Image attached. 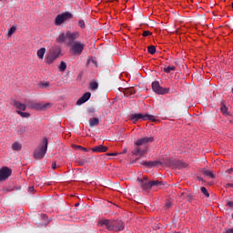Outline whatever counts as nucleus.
<instances>
[{
  "mask_svg": "<svg viewBox=\"0 0 233 233\" xmlns=\"http://www.w3.org/2000/svg\"><path fill=\"white\" fill-rule=\"evenodd\" d=\"M155 138L153 137H141L135 142V149L132 150V155L143 157L147 153V145L153 143Z\"/></svg>",
  "mask_w": 233,
  "mask_h": 233,
  "instance_id": "f257e3e1",
  "label": "nucleus"
},
{
  "mask_svg": "<svg viewBox=\"0 0 233 233\" xmlns=\"http://www.w3.org/2000/svg\"><path fill=\"white\" fill-rule=\"evenodd\" d=\"M137 181H138L140 187L146 191L151 189L154 187H162V186L165 185V182H163V181H158V180L148 181L147 177L138 178V179H137Z\"/></svg>",
  "mask_w": 233,
  "mask_h": 233,
  "instance_id": "f03ea898",
  "label": "nucleus"
},
{
  "mask_svg": "<svg viewBox=\"0 0 233 233\" xmlns=\"http://www.w3.org/2000/svg\"><path fill=\"white\" fill-rule=\"evenodd\" d=\"M48 148V139L46 137L41 142L37 149L35 150L34 157L35 160H41L45 157L46 149Z\"/></svg>",
  "mask_w": 233,
  "mask_h": 233,
  "instance_id": "7ed1b4c3",
  "label": "nucleus"
},
{
  "mask_svg": "<svg viewBox=\"0 0 233 233\" xmlns=\"http://www.w3.org/2000/svg\"><path fill=\"white\" fill-rule=\"evenodd\" d=\"M61 54V47L59 46H55L50 48L49 54L46 56V64H53L56 59L59 57Z\"/></svg>",
  "mask_w": 233,
  "mask_h": 233,
  "instance_id": "20e7f679",
  "label": "nucleus"
},
{
  "mask_svg": "<svg viewBox=\"0 0 233 233\" xmlns=\"http://www.w3.org/2000/svg\"><path fill=\"white\" fill-rule=\"evenodd\" d=\"M130 119L132 120V122L136 123L138 120H142V121H147V120H150L152 122H155V116L149 114H141V113H136V114H132L130 116Z\"/></svg>",
  "mask_w": 233,
  "mask_h": 233,
  "instance_id": "39448f33",
  "label": "nucleus"
},
{
  "mask_svg": "<svg viewBox=\"0 0 233 233\" xmlns=\"http://www.w3.org/2000/svg\"><path fill=\"white\" fill-rule=\"evenodd\" d=\"M71 18H73L72 13L65 12L64 14L56 15V17L55 19V25L56 26H60L61 25H63V23H65L66 21H67Z\"/></svg>",
  "mask_w": 233,
  "mask_h": 233,
  "instance_id": "423d86ee",
  "label": "nucleus"
},
{
  "mask_svg": "<svg viewBox=\"0 0 233 233\" xmlns=\"http://www.w3.org/2000/svg\"><path fill=\"white\" fill-rule=\"evenodd\" d=\"M151 87H152V91H154L157 95L164 96L169 93V88H164L160 86L158 81L152 82Z\"/></svg>",
  "mask_w": 233,
  "mask_h": 233,
  "instance_id": "0eeeda50",
  "label": "nucleus"
},
{
  "mask_svg": "<svg viewBox=\"0 0 233 233\" xmlns=\"http://www.w3.org/2000/svg\"><path fill=\"white\" fill-rule=\"evenodd\" d=\"M85 48V44H81L78 41H76L75 43L71 44V50L73 55L80 56L83 54Z\"/></svg>",
  "mask_w": 233,
  "mask_h": 233,
  "instance_id": "6e6552de",
  "label": "nucleus"
},
{
  "mask_svg": "<svg viewBox=\"0 0 233 233\" xmlns=\"http://www.w3.org/2000/svg\"><path fill=\"white\" fill-rule=\"evenodd\" d=\"M113 219H106V218H99V220H97V224H99L100 227L102 228H106L107 230H114V227H113Z\"/></svg>",
  "mask_w": 233,
  "mask_h": 233,
  "instance_id": "1a4fd4ad",
  "label": "nucleus"
},
{
  "mask_svg": "<svg viewBox=\"0 0 233 233\" xmlns=\"http://www.w3.org/2000/svg\"><path fill=\"white\" fill-rule=\"evenodd\" d=\"M79 32L76 31V32H70L67 31L66 32V39H67V46H72L73 43H75L76 39L79 38Z\"/></svg>",
  "mask_w": 233,
  "mask_h": 233,
  "instance_id": "9d476101",
  "label": "nucleus"
},
{
  "mask_svg": "<svg viewBox=\"0 0 233 233\" xmlns=\"http://www.w3.org/2000/svg\"><path fill=\"white\" fill-rule=\"evenodd\" d=\"M12 173L13 171L8 167H3L0 169V182L8 179Z\"/></svg>",
  "mask_w": 233,
  "mask_h": 233,
  "instance_id": "9b49d317",
  "label": "nucleus"
},
{
  "mask_svg": "<svg viewBox=\"0 0 233 233\" xmlns=\"http://www.w3.org/2000/svg\"><path fill=\"white\" fill-rule=\"evenodd\" d=\"M112 227L114 228V229H112L111 231L114 232L125 230V223L120 219H116V221L114 220Z\"/></svg>",
  "mask_w": 233,
  "mask_h": 233,
  "instance_id": "f8f14e48",
  "label": "nucleus"
},
{
  "mask_svg": "<svg viewBox=\"0 0 233 233\" xmlns=\"http://www.w3.org/2000/svg\"><path fill=\"white\" fill-rule=\"evenodd\" d=\"M90 96H92L91 93H89V92L85 93L84 96H82L79 99L76 100V105L81 106V105L85 104L86 102H87L90 99Z\"/></svg>",
  "mask_w": 233,
  "mask_h": 233,
  "instance_id": "ddd939ff",
  "label": "nucleus"
},
{
  "mask_svg": "<svg viewBox=\"0 0 233 233\" xmlns=\"http://www.w3.org/2000/svg\"><path fill=\"white\" fill-rule=\"evenodd\" d=\"M108 150V147H106V146H96L95 147L91 148V151L92 152H95V153H103V152H107Z\"/></svg>",
  "mask_w": 233,
  "mask_h": 233,
  "instance_id": "4468645a",
  "label": "nucleus"
},
{
  "mask_svg": "<svg viewBox=\"0 0 233 233\" xmlns=\"http://www.w3.org/2000/svg\"><path fill=\"white\" fill-rule=\"evenodd\" d=\"M141 165H144L147 167L152 168L157 165H161L159 161H142Z\"/></svg>",
  "mask_w": 233,
  "mask_h": 233,
  "instance_id": "2eb2a0df",
  "label": "nucleus"
},
{
  "mask_svg": "<svg viewBox=\"0 0 233 233\" xmlns=\"http://www.w3.org/2000/svg\"><path fill=\"white\" fill-rule=\"evenodd\" d=\"M13 106L20 111H25L26 109V105L20 103L17 100H15V102H13Z\"/></svg>",
  "mask_w": 233,
  "mask_h": 233,
  "instance_id": "dca6fc26",
  "label": "nucleus"
},
{
  "mask_svg": "<svg viewBox=\"0 0 233 233\" xmlns=\"http://www.w3.org/2000/svg\"><path fill=\"white\" fill-rule=\"evenodd\" d=\"M99 118H97V117H91L90 119H89V127H97L98 125H99Z\"/></svg>",
  "mask_w": 233,
  "mask_h": 233,
  "instance_id": "f3484780",
  "label": "nucleus"
},
{
  "mask_svg": "<svg viewBox=\"0 0 233 233\" xmlns=\"http://www.w3.org/2000/svg\"><path fill=\"white\" fill-rule=\"evenodd\" d=\"M21 148H23V145L20 144L19 142H15L12 144V150L13 151H21Z\"/></svg>",
  "mask_w": 233,
  "mask_h": 233,
  "instance_id": "a211bd4d",
  "label": "nucleus"
},
{
  "mask_svg": "<svg viewBox=\"0 0 233 233\" xmlns=\"http://www.w3.org/2000/svg\"><path fill=\"white\" fill-rule=\"evenodd\" d=\"M124 94L127 96H132L136 94V90L133 87L126 88Z\"/></svg>",
  "mask_w": 233,
  "mask_h": 233,
  "instance_id": "6ab92c4d",
  "label": "nucleus"
},
{
  "mask_svg": "<svg viewBox=\"0 0 233 233\" xmlns=\"http://www.w3.org/2000/svg\"><path fill=\"white\" fill-rule=\"evenodd\" d=\"M202 173H203L204 176H206L207 177H210L211 179H214V178H215V175L213 174L212 170L204 169V171H202Z\"/></svg>",
  "mask_w": 233,
  "mask_h": 233,
  "instance_id": "aec40b11",
  "label": "nucleus"
},
{
  "mask_svg": "<svg viewBox=\"0 0 233 233\" xmlns=\"http://www.w3.org/2000/svg\"><path fill=\"white\" fill-rule=\"evenodd\" d=\"M67 39L66 34L62 33L59 36L56 38V43H64Z\"/></svg>",
  "mask_w": 233,
  "mask_h": 233,
  "instance_id": "412c9836",
  "label": "nucleus"
},
{
  "mask_svg": "<svg viewBox=\"0 0 233 233\" xmlns=\"http://www.w3.org/2000/svg\"><path fill=\"white\" fill-rule=\"evenodd\" d=\"M46 54V48L45 47H41L39 50H37V57H39L40 59H44Z\"/></svg>",
  "mask_w": 233,
  "mask_h": 233,
  "instance_id": "4be33fe9",
  "label": "nucleus"
},
{
  "mask_svg": "<svg viewBox=\"0 0 233 233\" xmlns=\"http://www.w3.org/2000/svg\"><path fill=\"white\" fill-rule=\"evenodd\" d=\"M30 108L36 109V110H43V104H40V103L31 104Z\"/></svg>",
  "mask_w": 233,
  "mask_h": 233,
  "instance_id": "5701e85b",
  "label": "nucleus"
},
{
  "mask_svg": "<svg viewBox=\"0 0 233 233\" xmlns=\"http://www.w3.org/2000/svg\"><path fill=\"white\" fill-rule=\"evenodd\" d=\"M175 165H176V167H177V168H186L187 167V164H185V163H182V162H180V161H176L175 162Z\"/></svg>",
  "mask_w": 233,
  "mask_h": 233,
  "instance_id": "b1692460",
  "label": "nucleus"
},
{
  "mask_svg": "<svg viewBox=\"0 0 233 233\" xmlns=\"http://www.w3.org/2000/svg\"><path fill=\"white\" fill-rule=\"evenodd\" d=\"M90 89L91 91H96L98 89V83L97 82H91L90 83Z\"/></svg>",
  "mask_w": 233,
  "mask_h": 233,
  "instance_id": "393cba45",
  "label": "nucleus"
},
{
  "mask_svg": "<svg viewBox=\"0 0 233 233\" xmlns=\"http://www.w3.org/2000/svg\"><path fill=\"white\" fill-rule=\"evenodd\" d=\"M72 148H75L76 150H80V151H85V152H88V149L82 147V146H76V145H73L72 146Z\"/></svg>",
  "mask_w": 233,
  "mask_h": 233,
  "instance_id": "a878e982",
  "label": "nucleus"
},
{
  "mask_svg": "<svg viewBox=\"0 0 233 233\" xmlns=\"http://www.w3.org/2000/svg\"><path fill=\"white\" fill-rule=\"evenodd\" d=\"M17 115L21 116V117L28 118L30 116V113H24L20 110L16 111Z\"/></svg>",
  "mask_w": 233,
  "mask_h": 233,
  "instance_id": "bb28decb",
  "label": "nucleus"
},
{
  "mask_svg": "<svg viewBox=\"0 0 233 233\" xmlns=\"http://www.w3.org/2000/svg\"><path fill=\"white\" fill-rule=\"evenodd\" d=\"M176 67L174 66H167V68L164 69V72L166 74H169L171 71H175Z\"/></svg>",
  "mask_w": 233,
  "mask_h": 233,
  "instance_id": "cd10ccee",
  "label": "nucleus"
},
{
  "mask_svg": "<svg viewBox=\"0 0 233 233\" xmlns=\"http://www.w3.org/2000/svg\"><path fill=\"white\" fill-rule=\"evenodd\" d=\"M200 190H201V193L204 194V196H205L206 198H209V193H208L207 187H200Z\"/></svg>",
  "mask_w": 233,
  "mask_h": 233,
  "instance_id": "c85d7f7f",
  "label": "nucleus"
},
{
  "mask_svg": "<svg viewBox=\"0 0 233 233\" xmlns=\"http://www.w3.org/2000/svg\"><path fill=\"white\" fill-rule=\"evenodd\" d=\"M147 53H149L151 55H155V53H156V46H150L149 47H147Z\"/></svg>",
  "mask_w": 233,
  "mask_h": 233,
  "instance_id": "c756f323",
  "label": "nucleus"
},
{
  "mask_svg": "<svg viewBox=\"0 0 233 233\" xmlns=\"http://www.w3.org/2000/svg\"><path fill=\"white\" fill-rule=\"evenodd\" d=\"M66 69H67V65L64 61H62L59 66V70L66 71Z\"/></svg>",
  "mask_w": 233,
  "mask_h": 233,
  "instance_id": "7c9ffc66",
  "label": "nucleus"
},
{
  "mask_svg": "<svg viewBox=\"0 0 233 233\" xmlns=\"http://www.w3.org/2000/svg\"><path fill=\"white\" fill-rule=\"evenodd\" d=\"M17 128H19L20 134H25L26 132V127L25 126H19Z\"/></svg>",
  "mask_w": 233,
  "mask_h": 233,
  "instance_id": "2f4dec72",
  "label": "nucleus"
},
{
  "mask_svg": "<svg viewBox=\"0 0 233 233\" xmlns=\"http://www.w3.org/2000/svg\"><path fill=\"white\" fill-rule=\"evenodd\" d=\"M15 30H17V28L15 26L10 27V29L8 31L9 36L13 35L15 34Z\"/></svg>",
  "mask_w": 233,
  "mask_h": 233,
  "instance_id": "473e14b6",
  "label": "nucleus"
},
{
  "mask_svg": "<svg viewBox=\"0 0 233 233\" xmlns=\"http://www.w3.org/2000/svg\"><path fill=\"white\" fill-rule=\"evenodd\" d=\"M220 110H221L222 114L228 115V107H227V106L222 105Z\"/></svg>",
  "mask_w": 233,
  "mask_h": 233,
  "instance_id": "72a5a7b5",
  "label": "nucleus"
},
{
  "mask_svg": "<svg viewBox=\"0 0 233 233\" xmlns=\"http://www.w3.org/2000/svg\"><path fill=\"white\" fill-rule=\"evenodd\" d=\"M172 207V202L167 200L166 203H165V209H169L170 208Z\"/></svg>",
  "mask_w": 233,
  "mask_h": 233,
  "instance_id": "f704fd0d",
  "label": "nucleus"
},
{
  "mask_svg": "<svg viewBox=\"0 0 233 233\" xmlns=\"http://www.w3.org/2000/svg\"><path fill=\"white\" fill-rule=\"evenodd\" d=\"M77 25L82 28L85 29L86 27V24L84 20H79V22L77 23Z\"/></svg>",
  "mask_w": 233,
  "mask_h": 233,
  "instance_id": "c9c22d12",
  "label": "nucleus"
},
{
  "mask_svg": "<svg viewBox=\"0 0 233 233\" xmlns=\"http://www.w3.org/2000/svg\"><path fill=\"white\" fill-rule=\"evenodd\" d=\"M149 35H152V32H150V31H144L142 33V36H144V37H147Z\"/></svg>",
  "mask_w": 233,
  "mask_h": 233,
  "instance_id": "e433bc0d",
  "label": "nucleus"
},
{
  "mask_svg": "<svg viewBox=\"0 0 233 233\" xmlns=\"http://www.w3.org/2000/svg\"><path fill=\"white\" fill-rule=\"evenodd\" d=\"M40 86L42 88H46V87H49L50 84L48 82H46V83H41Z\"/></svg>",
  "mask_w": 233,
  "mask_h": 233,
  "instance_id": "4c0bfd02",
  "label": "nucleus"
},
{
  "mask_svg": "<svg viewBox=\"0 0 233 233\" xmlns=\"http://www.w3.org/2000/svg\"><path fill=\"white\" fill-rule=\"evenodd\" d=\"M43 110L46 109V108H50L51 107V104L47 103L46 105H42Z\"/></svg>",
  "mask_w": 233,
  "mask_h": 233,
  "instance_id": "58836bf2",
  "label": "nucleus"
},
{
  "mask_svg": "<svg viewBox=\"0 0 233 233\" xmlns=\"http://www.w3.org/2000/svg\"><path fill=\"white\" fill-rule=\"evenodd\" d=\"M227 206H228L230 208H233V201L227 202Z\"/></svg>",
  "mask_w": 233,
  "mask_h": 233,
  "instance_id": "ea45409f",
  "label": "nucleus"
},
{
  "mask_svg": "<svg viewBox=\"0 0 233 233\" xmlns=\"http://www.w3.org/2000/svg\"><path fill=\"white\" fill-rule=\"evenodd\" d=\"M107 156H109V157H116L117 153H107Z\"/></svg>",
  "mask_w": 233,
  "mask_h": 233,
  "instance_id": "a19ab883",
  "label": "nucleus"
},
{
  "mask_svg": "<svg viewBox=\"0 0 233 233\" xmlns=\"http://www.w3.org/2000/svg\"><path fill=\"white\" fill-rule=\"evenodd\" d=\"M57 168V164H56V162L52 163V169H56Z\"/></svg>",
  "mask_w": 233,
  "mask_h": 233,
  "instance_id": "79ce46f5",
  "label": "nucleus"
},
{
  "mask_svg": "<svg viewBox=\"0 0 233 233\" xmlns=\"http://www.w3.org/2000/svg\"><path fill=\"white\" fill-rule=\"evenodd\" d=\"M209 5H210L211 8H213L214 6L217 5V4H216L215 2H211V3L209 4Z\"/></svg>",
  "mask_w": 233,
  "mask_h": 233,
  "instance_id": "37998d69",
  "label": "nucleus"
},
{
  "mask_svg": "<svg viewBox=\"0 0 233 233\" xmlns=\"http://www.w3.org/2000/svg\"><path fill=\"white\" fill-rule=\"evenodd\" d=\"M91 62L93 63V65H95L96 66H97V61L95 59H91Z\"/></svg>",
  "mask_w": 233,
  "mask_h": 233,
  "instance_id": "c03bdc74",
  "label": "nucleus"
},
{
  "mask_svg": "<svg viewBox=\"0 0 233 233\" xmlns=\"http://www.w3.org/2000/svg\"><path fill=\"white\" fill-rule=\"evenodd\" d=\"M34 191H35V187H29V192H30V193H34Z\"/></svg>",
  "mask_w": 233,
  "mask_h": 233,
  "instance_id": "a18cd8bd",
  "label": "nucleus"
},
{
  "mask_svg": "<svg viewBox=\"0 0 233 233\" xmlns=\"http://www.w3.org/2000/svg\"><path fill=\"white\" fill-rule=\"evenodd\" d=\"M226 187H233V183H228L226 185Z\"/></svg>",
  "mask_w": 233,
  "mask_h": 233,
  "instance_id": "49530a36",
  "label": "nucleus"
},
{
  "mask_svg": "<svg viewBox=\"0 0 233 233\" xmlns=\"http://www.w3.org/2000/svg\"><path fill=\"white\" fill-rule=\"evenodd\" d=\"M77 164H79L80 166H84L85 163L83 161L79 160V161H77Z\"/></svg>",
  "mask_w": 233,
  "mask_h": 233,
  "instance_id": "de8ad7c7",
  "label": "nucleus"
},
{
  "mask_svg": "<svg viewBox=\"0 0 233 233\" xmlns=\"http://www.w3.org/2000/svg\"><path fill=\"white\" fill-rule=\"evenodd\" d=\"M226 233H233V228H229L228 230L226 231Z\"/></svg>",
  "mask_w": 233,
  "mask_h": 233,
  "instance_id": "09e8293b",
  "label": "nucleus"
},
{
  "mask_svg": "<svg viewBox=\"0 0 233 233\" xmlns=\"http://www.w3.org/2000/svg\"><path fill=\"white\" fill-rule=\"evenodd\" d=\"M127 149H124L123 151H122V154H127Z\"/></svg>",
  "mask_w": 233,
  "mask_h": 233,
  "instance_id": "8fccbe9b",
  "label": "nucleus"
},
{
  "mask_svg": "<svg viewBox=\"0 0 233 233\" xmlns=\"http://www.w3.org/2000/svg\"><path fill=\"white\" fill-rule=\"evenodd\" d=\"M232 172H233V168L228 169L229 174L232 173Z\"/></svg>",
  "mask_w": 233,
  "mask_h": 233,
  "instance_id": "3c124183",
  "label": "nucleus"
},
{
  "mask_svg": "<svg viewBox=\"0 0 233 233\" xmlns=\"http://www.w3.org/2000/svg\"><path fill=\"white\" fill-rule=\"evenodd\" d=\"M75 206H76V207H78V206H79V203H76Z\"/></svg>",
  "mask_w": 233,
  "mask_h": 233,
  "instance_id": "603ef678",
  "label": "nucleus"
},
{
  "mask_svg": "<svg viewBox=\"0 0 233 233\" xmlns=\"http://www.w3.org/2000/svg\"><path fill=\"white\" fill-rule=\"evenodd\" d=\"M231 93L233 94V87L231 88Z\"/></svg>",
  "mask_w": 233,
  "mask_h": 233,
  "instance_id": "864d4df0",
  "label": "nucleus"
},
{
  "mask_svg": "<svg viewBox=\"0 0 233 233\" xmlns=\"http://www.w3.org/2000/svg\"><path fill=\"white\" fill-rule=\"evenodd\" d=\"M231 7L233 8V3L231 4Z\"/></svg>",
  "mask_w": 233,
  "mask_h": 233,
  "instance_id": "5fc2aeb1",
  "label": "nucleus"
},
{
  "mask_svg": "<svg viewBox=\"0 0 233 233\" xmlns=\"http://www.w3.org/2000/svg\"><path fill=\"white\" fill-rule=\"evenodd\" d=\"M231 218H233V214L231 215Z\"/></svg>",
  "mask_w": 233,
  "mask_h": 233,
  "instance_id": "6e6d98bb",
  "label": "nucleus"
},
{
  "mask_svg": "<svg viewBox=\"0 0 233 233\" xmlns=\"http://www.w3.org/2000/svg\"><path fill=\"white\" fill-rule=\"evenodd\" d=\"M113 1H117V0H113Z\"/></svg>",
  "mask_w": 233,
  "mask_h": 233,
  "instance_id": "4d7b16f0",
  "label": "nucleus"
}]
</instances>
